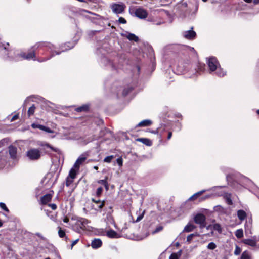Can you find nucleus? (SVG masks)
Listing matches in <instances>:
<instances>
[{"instance_id": "1", "label": "nucleus", "mask_w": 259, "mask_h": 259, "mask_svg": "<svg viewBox=\"0 0 259 259\" xmlns=\"http://www.w3.org/2000/svg\"><path fill=\"white\" fill-rule=\"evenodd\" d=\"M46 47L48 49H50L51 52H53V48L54 47L50 43L40 42L36 44L27 53H16L15 56L13 58V59L16 61H19L23 59L35 60V50L38 48H42ZM52 56L54 55V53L52 52Z\"/></svg>"}, {"instance_id": "2", "label": "nucleus", "mask_w": 259, "mask_h": 259, "mask_svg": "<svg viewBox=\"0 0 259 259\" xmlns=\"http://www.w3.org/2000/svg\"><path fill=\"white\" fill-rule=\"evenodd\" d=\"M89 221L84 218L72 217L71 219L66 216V224L78 232L88 230Z\"/></svg>"}, {"instance_id": "3", "label": "nucleus", "mask_w": 259, "mask_h": 259, "mask_svg": "<svg viewBox=\"0 0 259 259\" xmlns=\"http://www.w3.org/2000/svg\"><path fill=\"white\" fill-rule=\"evenodd\" d=\"M87 157L82 155L80 156L76 160L74 165L69 172L68 176L66 180V185L69 186L73 180L76 178L77 174H78L80 166L86 160Z\"/></svg>"}, {"instance_id": "4", "label": "nucleus", "mask_w": 259, "mask_h": 259, "mask_svg": "<svg viewBox=\"0 0 259 259\" xmlns=\"http://www.w3.org/2000/svg\"><path fill=\"white\" fill-rule=\"evenodd\" d=\"M206 63L210 73L215 72V74L219 77H223L226 75V72L221 67L220 64L215 57H210L206 58Z\"/></svg>"}, {"instance_id": "5", "label": "nucleus", "mask_w": 259, "mask_h": 259, "mask_svg": "<svg viewBox=\"0 0 259 259\" xmlns=\"http://www.w3.org/2000/svg\"><path fill=\"white\" fill-rule=\"evenodd\" d=\"M26 156L30 160L35 161L40 158L41 153L38 149L31 148L27 151Z\"/></svg>"}, {"instance_id": "6", "label": "nucleus", "mask_w": 259, "mask_h": 259, "mask_svg": "<svg viewBox=\"0 0 259 259\" xmlns=\"http://www.w3.org/2000/svg\"><path fill=\"white\" fill-rule=\"evenodd\" d=\"M194 221L196 224L199 225L200 228H204L206 227V218L203 214H197L194 217Z\"/></svg>"}, {"instance_id": "7", "label": "nucleus", "mask_w": 259, "mask_h": 259, "mask_svg": "<svg viewBox=\"0 0 259 259\" xmlns=\"http://www.w3.org/2000/svg\"><path fill=\"white\" fill-rule=\"evenodd\" d=\"M8 159L7 151L2 150L0 152V169L5 166Z\"/></svg>"}, {"instance_id": "8", "label": "nucleus", "mask_w": 259, "mask_h": 259, "mask_svg": "<svg viewBox=\"0 0 259 259\" xmlns=\"http://www.w3.org/2000/svg\"><path fill=\"white\" fill-rule=\"evenodd\" d=\"M135 15L140 19H144L147 17L148 13L147 11L143 8H139L136 9L135 11Z\"/></svg>"}, {"instance_id": "9", "label": "nucleus", "mask_w": 259, "mask_h": 259, "mask_svg": "<svg viewBox=\"0 0 259 259\" xmlns=\"http://www.w3.org/2000/svg\"><path fill=\"white\" fill-rule=\"evenodd\" d=\"M125 6L124 4H115L112 5L111 8L112 11L116 14H120L123 12Z\"/></svg>"}, {"instance_id": "10", "label": "nucleus", "mask_w": 259, "mask_h": 259, "mask_svg": "<svg viewBox=\"0 0 259 259\" xmlns=\"http://www.w3.org/2000/svg\"><path fill=\"white\" fill-rule=\"evenodd\" d=\"M258 240L257 239L255 236L253 237L252 239H245L243 240V242L246 245H249L251 247H255L257 245V242Z\"/></svg>"}, {"instance_id": "11", "label": "nucleus", "mask_w": 259, "mask_h": 259, "mask_svg": "<svg viewBox=\"0 0 259 259\" xmlns=\"http://www.w3.org/2000/svg\"><path fill=\"white\" fill-rule=\"evenodd\" d=\"M183 36L188 39H193L196 36V33L192 30L186 31L183 33Z\"/></svg>"}, {"instance_id": "12", "label": "nucleus", "mask_w": 259, "mask_h": 259, "mask_svg": "<svg viewBox=\"0 0 259 259\" xmlns=\"http://www.w3.org/2000/svg\"><path fill=\"white\" fill-rule=\"evenodd\" d=\"M9 154L11 158L15 159L17 158V148L13 145L9 147Z\"/></svg>"}, {"instance_id": "13", "label": "nucleus", "mask_w": 259, "mask_h": 259, "mask_svg": "<svg viewBox=\"0 0 259 259\" xmlns=\"http://www.w3.org/2000/svg\"><path fill=\"white\" fill-rule=\"evenodd\" d=\"M102 242L100 239H95L92 241L91 246L94 249H97L102 246Z\"/></svg>"}, {"instance_id": "14", "label": "nucleus", "mask_w": 259, "mask_h": 259, "mask_svg": "<svg viewBox=\"0 0 259 259\" xmlns=\"http://www.w3.org/2000/svg\"><path fill=\"white\" fill-rule=\"evenodd\" d=\"M52 199V195L47 194L41 197L40 201L42 204H46L48 202H50Z\"/></svg>"}, {"instance_id": "15", "label": "nucleus", "mask_w": 259, "mask_h": 259, "mask_svg": "<svg viewBox=\"0 0 259 259\" xmlns=\"http://www.w3.org/2000/svg\"><path fill=\"white\" fill-rule=\"evenodd\" d=\"M98 203V204H92V208L96 211H101V209L104 205V202L99 200Z\"/></svg>"}, {"instance_id": "16", "label": "nucleus", "mask_w": 259, "mask_h": 259, "mask_svg": "<svg viewBox=\"0 0 259 259\" xmlns=\"http://www.w3.org/2000/svg\"><path fill=\"white\" fill-rule=\"evenodd\" d=\"M152 123V122L151 120H150L149 119H146V120H144L141 121L140 122H139L137 126H141V127L148 126L151 125Z\"/></svg>"}, {"instance_id": "17", "label": "nucleus", "mask_w": 259, "mask_h": 259, "mask_svg": "<svg viewBox=\"0 0 259 259\" xmlns=\"http://www.w3.org/2000/svg\"><path fill=\"white\" fill-rule=\"evenodd\" d=\"M107 236L111 238H117L119 236L118 234L113 230H110L107 232Z\"/></svg>"}, {"instance_id": "18", "label": "nucleus", "mask_w": 259, "mask_h": 259, "mask_svg": "<svg viewBox=\"0 0 259 259\" xmlns=\"http://www.w3.org/2000/svg\"><path fill=\"white\" fill-rule=\"evenodd\" d=\"M237 216L239 219L242 221L246 218L247 214L244 210H239L237 211Z\"/></svg>"}, {"instance_id": "19", "label": "nucleus", "mask_w": 259, "mask_h": 259, "mask_svg": "<svg viewBox=\"0 0 259 259\" xmlns=\"http://www.w3.org/2000/svg\"><path fill=\"white\" fill-rule=\"evenodd\" d=\"M125 36L128 39H129L131 41L137 42L139 40L138 37L133 33H128Z\"/></svg>"}, {"instance_id": "20", "label": "nucleus", "mask_w": 259, "mask_h": 259, "mask_svg": "<svg viewBox=\"0 0 259 259\" xmlns=\"http://www.w3.org/2000/svg\"><path fill=\"white\" fill-rule=\"evenodd\" d=\"M137 141L142 142L147 146H151L152 145L151 140L147 138H138L137 139Z\"/></svg>"}, {"instance_id": "21", "label": "nucleus", "mask_w": 259, "mask_h": 259, "mask_svg": "<svg viewBox=\"0 0 259 259\" xmlns=\"http://www.w3.org/2000/svg\"><path fill=\"white\" fill-rule=\"evenodd\" d=\"M206 190H203L200 191H199L196 193H195L193 195L190 197L189 199V200H194L197 199L199 196L202 195L204 192H205Z\"/></svg>"}, {"instance_id": "22", "label": "nucleus", "mask_w": 259, "mask_h": 259, "mask_svg": "<svg viewBox=\"0 0 259 259\" xmlns=\"http://www.w3.org/2000/svg\"><path fill=\"white\" fill-rule=\"evenodd\" d=\"M231 197V194L227 193H226L224 195V197L228 205H232L233 204Z\"/></svg>"}, {"instance_id": "23", "label": "nucleus", "mask_w": 259, "mask_h": 259, "mask_svg": "<svg viewBox=\"0 0 259 259\" xmlns=\"http://www.w3.org/2000/svg\"><path fill=\"white\" fill-rule=\"evenodd\" d=\"M240 259H251V256L248 251H245L242 253Z\"/></svg>"}, {"instance_id": "24", "label": "nucleus", "mask_w": 259, "mask_h": 259, "mask_svg": "<svg viewBox=\"0 0 259 259\" xmlns=\"http://www.w3.org/2000/svg\"><path fill=\"white\" fill-rule=\"evenodd\" d=\"M205 69V65L204 64L199 63L197 65V68L196 69V72L198 73H200L201 72H202Z\"/></svg>"}, {"instance_id": "25", "label": "nucleus", "mask_w": 259, "mask_h": 259, "mask_svg": "<svg viewBox=\"0 0 259 259\" xmlns=\"http://www.w3.org/2000/svg\"><path fill=\"white\" fill-rule=\"evenodd\" d=\"M235 236L238 238H241L243 237V231L242 229L237 230L235 232Z\"/></svg>"}, {"instance_id": "26", "label": "nucleus", "mask_w": 259, "mask_h": 259, "mask_svg": "<svg viewBox=\"0 0 259 259\" xmlns=\"http://www.w3.org/2000/svg\"><path fill=\"white\" fill-rule=\"evenodd\" d=\"M36 109V107L34 105H32L29 109L27 112L28 116L29 117L31 116V115H33L35 110Z\"/></svg>"}, {"instance_id": "27", "label": "nucleus", "mask_w": 259, "mask_h": 259, "mask_svg": "<svg viewBox=\"0 0 259 259\" xmlns=\"http://www.w3.org/2000/svg\"><path fill=\"white\" fill-rule=\"evenodd\" d=\"M89 109V106L87 105H84L80 107H79L76 108V111L77 112H81V111H86Z\"/></svg>"}, {"instance_id": "28", "label": "nucleus", "mask_w": 259, "mask_h": 259, "mask_svg": "<svg viewBox=\"0 0 259 259\" xmlns=\"http://www.w3.org/2000/svg\"><path fill=\"white\" fill-rule=\"evenodd\" d=\"M46 214L52 220L54 221L55 220V214L52 211H49L48 210H46Z\"/></svg>"}, {"instance_id": "29", "label": "nucleus", "mask_w": 259, "mask_h": 259, "mask_svg": "<svg viewBox=\"0 0 259 259\" xmlns=\"http://www.w3.org/2000/svg\"><path fill=\"white\" fill-rule=\"evenodd\" d=\"M194 228L193 225H188L184 228V231L187 232H189L192 231Z\"/></svg>"}, {"instance_id": "30", "label": "nucleus", "mask_w": 259, "mask_h": 259, "mask_svg": "<svg viewBox=\"0 0 259 259\" xmlns=\"http://www.w3.org/2000/svg\"><path fill=\"white\" fill-rule=\"evenodd\" d=\"M213 228L214 230L218 231L219 233H221L222 232V228L219 224H214L213 225Z\"/></svg>"}, {"instance_id": "31", "label": "nucleus", "mask_w": 259, "mask_h": 259, "mask_svg": "<svg viewBox=\"0 0 259 259\" xmlns=\"http://www.w3.org/2000/svg\"><path fill=\"white\" fill-rule=\"evenodd\" d=\"M98 183L99 184L103 185L107 190L108 189V183H107V180L106 179L100 180H99L98 181Z\"/></svg>"}, {"instance_id": "32", "label": "nucleus", "mask_w": 259, "mask_h": 259, "mask_svg": "<svg viewBox=\"0 0 259 259\" xmlns=\"http://www.w3.org/2000/svg\"><path fill=\"white\" fill-rule=\"evenodd\" d=\"M217 246L213 242L209 243L207 245V248L210 250H214L216 248Z\"/></svg>"}, {"instance_id": "33", "label": "nucleus", "mask_w": 259, "mask_h": 259, "mask_svg": "<svg viewBox=\"0 0 259 259\" xmlns=\"http://www.w3.org/2000/svg\"><path fill=\"white\" fill-rule=\"evenodd\" d=\"M53 176L52 173H48L46 175V176L44 178V181H47V182H49V181L51 180L52 177Z\"/></svg>"}, {"instance_id": "34", "label": "nucleus", "mask_w": 259, "mask_h": 259, "mask_svg": "<svg viewBox=\"0 0 259 259\" xmlns=\"http://www.w3.org/2000/svg\"><path fill=\"white\" fill-rule=\"evenodd\" d=\"M114 156L113 155H111L109 156H107L104 159V161L105 162L109 163L111 161V160L114 158Z\"/></svg>"}, {"instance_id": "35", "label": "nucleus", "mask_w": 259, "mask_h": 259, "mask_svg": "<svg viewBox=\"0 0 259 259\" xmlns=\"http://www.w3.org/2000/svg\"><path fill=\"white\" fill-rule=\"evenodd\" d=\"M182 63L179 64L177 66V69L181 73H184L185 71V68H184L183 66H182Z\"/></svg>"}, {"instance_id": "36", "label": "nucleus", "mask_w": 259, "mask_h": 259, "mask_svg": "<svg viewBox=\"0 0 259 259\" xmlns=\"http://www.w3.org/2000/svg\"><path fill=\"white\" fill-rule=\"evenodd\" d=\"M107 220H109L110 223H111V224H113L114 227L115 228H116V225L115 224V223H114V219H113V217L111 215H108L107 216Z\"/></svg>"}, {"instance_id": "37", "label": "nucleus", "mask_w": 259, "mask_h": 259, "mask_svg": "<svg viewBox=\"0 0 259 259\" xmlns=\"http://www.w3.org/2000/svg\"><path fill=\"white\" fill-rule=\"evenodd\" d=\"M59 231H58V234L60 237H63L65 236V231L61 229V228L60 227H58Z\"/></svg>"}, {"instance_id": "38", "label": "nucleus", "mask_w": 259, "mask_h": 259, "mask_svg": "<svg viewBox=\"0 0 259 259\" xmlns=\"http://www.w3.org/2000/svg\"><path fill=\"white\" fill-rule=\"evenodd\" d=\"M39 128L47 132L48 133H52V130L51 129H50L49 127H46V126H44L42 125H39Z\"/></svg>"}, {"instance_id": "39", "label": "nucleus", "mask_w": 259, "mask_h": 259, "mask_svg": "<svg viewBox=\"0 0 259 259\" xmlns=\"http://www.w3.org/2000/svg\"><path fill=\"white\" fill-rule=\"evenodd\" d=\"M47 248L51 252H55L56 251L55 247L52 244L48 245Z\"/></svg>"}, {"instance_id": "40", "label": "nucleus", "mask_w": 259, "mask_h": 259, "mask_svg": "<svg viewBox=\"0 0 259 259\" xmlns=\"http://www.w3.org/2000/svg\"><path fill=\"white\" fill-rule=\"evenodd\" d=\"M0 207L4 210H5L7 212H9V209H8V208L7 207V206L5 203H4L3 202L0 203Z\"/></svg>"}, {"instance_id": "41", "label": "nucleus", "mask_w": 259, "mask_h": 259, "mask_svg": "<svg viewBox=\"0 0 259 259\" xmlns=\"http://www.w3.org/2000/svg\"><path fill=\"white\" fill-rule=\"evenodd\" d=\"M241 251V248L239 247H238V246H236L235 251H234V254L237 255H239Z\"/></svg>"}, {"instance_id": "42", "label": "nucleus", "mask_w": 259, "mask_h": 259, "mask_svg": "<svg viewBox=\"0 0 259 259\" xmlns=\"http://www.w3.org/2000/svg\"><path fill=\"white\" fill-rule=\"evenodd\" d=\"M196 235L195 234H191L188 236L187 238V241L189 242H190L193 239V238L196 236Z\"/></svg>"}, {"instance_id": "43", "label": "nucleus", "mask_w": 259, "mask_h": 259, "mask_svg": "<svg viewBox=\"0 0 259 259\" xmlns=\"http://www.w3.org/2000/svg\"><path fill=\"white\" fill-rule=\"evenodd\" d=\"M179 257L180 255L177 253H172L169 256V259H179Z\"/></svg>"}, {"instance_id": "44", "label": "nucleus", "mask_w": 259, "mask_h": 259, "mask_svg": "<svg viewBox=\"0 0 259 259\" xmlns=\"http://www.w3.org/2000/svg\"><path fill=\"white\" fill-rule=\"evenodd\" d=\"M226 193L223 191H219L218 192H217L215 193H214V195H215V196H223L225 195Z\"/></svg>"}, {"instance_id": "45", "label": "nucleus", "mask_w": 259, "mask_h": 259, "mask_svg": "<svg viewBox=\"0 0 259 259\" xmlns=\"http://www.w3.org/2000/svg\"><path fill=\"white\" fill-rule=\"evenodd\" d=\"M41 146H46L47 147L51 149L53 151H57V150L55 148H54L53 147H52L49 144H47V143L42 144H41Z\"/></svg>"}, {"instance_id": "46", "label": "nucleus", "mask_w": 259, "mask_h": 259, "mask_svg": "<svg viewBox=\"0 0 259 259\" xmlns=\"http://www.w3.org/2000/svg\"><path fill=\"white\" fill-rule=\"evenodd\" d=\"M116 162L119 166H121L122 165L123 161L121 157L118 158L116 160Z\"/></svg>"}, {"instance_id": "47", "label": "nucleus", "mask_w": 259, "mask_h": 259, "mask_svg": "<svg viewBox=\"0 0 259 259\" xmlns=\"http://www.w3.org/2000/svg\"><path fill=\"white\" fill-rule=\"evenodd\" d=\"M163 229V227L162 226H159L157 227L155 230L153 232V233H156Z\"/></svg>"}, {"instance_id": "48", "label": "nucleus", "mask_w": 259, "mask_h": 259, "mask_svg": "<svg viewBox=\"0 0 259 259\" xmlns=\"http://www.w3.org/2000/svg\"><path fill=\"white\" fill-rule=\"evenodd\" d=\"M132 90V88H130V89H124L123 91V95L124 96L127 95L128 94V93H129V92H130L131 90Z\"/></svg>"}, {"instance_id": "49", "label": "nucleus", "mask_w": 259, "mask_h": 259, "mask_svg": "<svg viewBox=\"0 0 259 259\" xmlns=\"http://www.w3.org/2000/svg\"><path fill=\"white\" fill-rule=\"evenodd\" d=\"M103 188L102 187H99L96 192L97 195L99 196L102 192Z\"/></svg>"}, {"instance_id": "50", "label": "nucleus", "mask_w": 259, "mask_h": 259, "mask_svg": "<svg viewBox=\"0 0 259 259\" xmlns=\"http://www.w3.org/2000/svg\"><path fill=\"white\" fill-rule=\"evenodd\" d=\"M118 21L120 23L125 24L126 23V20L123 17H120Z\"/></svg>"}, {"instance_id": "51", "label": "nucleus", "mask_w": 259, "mask_h": 259, "mask_svg": "<svg viewBox=\"0 0 259 259\" xmlns=\"http://www.w3.org/2000/svg\"><path fill=\"white\" fill-rule=\"evenodd\" d=\"M19 118V114H17L15 115H14L12 118L11 119V121H14L15 120Z\"/></svg>"}, {"instance_id": "52", "label": "nucleus", "mask_w": 259, "mask_h": 259, "mask_svg": "<svg viewBox=\"0 0 259 259\" xmlns=\"http://www.w3.org/2000/svg\"><path fill=\"white\" fill-rule=\"evenodd\" d=\"M224 187H225V186H215V187H213L211 189L213 191H215L218 189H222V188H224Z\"/></svg>"}, {"instance_id": "53", "label": "nucleus", "mask_w": 259, "mask_h": 259, "mask_svg": "<svg viewBox=\"0 0 259 259\" xmlns=\"http://www.w3.org/2000/svg\"><path fill=\"white\" fill-rule=\"evenodd\" d=\"M74 45H75V43H72L69 46V45H67V46H66V50L67 49H68V50L71 49V48H72L74 47Z\"/></svg>"}, {"instance_id": "54", "label": "nucleus", "mask_w": 259, "mask_h": 259, "mask_svg": "<svg viewBox=\"0 0 259 259\" xmlns=\"http://www.w3.org/2000/svg\"><path fill=\"white\" fill-rule=\"evenodd\" d=\"M79 241V239H76V240L72 241L71 245V249L73 247L74 245H75Z\"/></svg>"}, {"instance_id": "55", "label": "nucleus", "mask_w": 259, "mask_h": 259, "mask_svg": "<svg viewBox=\"0 0 259 259\" xmlns=\"http://www.w3.org/2000/svg\"><path fill=\"white\" fill-rule=\"evenodd\" d=\"M49 206H50L53 210H55L57 208L56 205L55 204H49Z\"/></svg>"}, {"instance_id": "56", "label": "nucleus", "mask_w": 259, "mask_h": 259, "mask_svg": "<svg viewBox=\"0 0 259 259\" xmlns=\"http://www.w3.org/2000/svg\"><path fill=\"white\" fill-rule=\"evenodd\" d=\"M150 132L154 134H158L160 132V128L158 127L156 130L152 131Z\"/></svg>"}, {"instance_id": "57", "label": "nucleus", "mask_w": 259, "mask_h": 259, "mask_svg": "<svg viewBox=\"0 0 259 259\" xmlns=\"http://www.w3.org/2000/svg\"><path fill=\"white\" fill-rule=\"evenodd\" d=\"M143 215L142 214L138 216L136 220V222H138L140 221V220H141L143 218Z\"/></svg>"}, {"instance_id": "58", "label": "nucleus", "mask_w": 259, "mask_h": 259, "mask_svg": "<svg viewBox=\"0 0 259 259\" xmlns=\"http://www.w3.org/2000/svg\"><path fill=\"white\" fill-rule=\"evenodd\" d=\"M171 136H172V133L171 132H169L168 134L167 139L169 140L171 138Z\"/></svg>"}, {"instance_id": "59", "label": "nucleus", "mask_w": 259, "mask_h": 259, "mask_svg": "<svg viewBox=\"0 0 259 259\" xmlns=\"http://www.w3.org/2000/svg\"><path fill=\"white\" fill-rule=\"evenodd\" d=\"M98 200H95L94 199H92V201H93L94 202V203L93 204H99V203H98Z\"/></svg>"}, {"instance_id": "60", "label": "nucleus", "mask_w": 259, "mask_h": 259, "mask_svg": "<svg viewBox=\"0 0 259 259\" xmlns=\"http://www.w3.org/2000/svg\"><path fill=\"white\" fill-rule=\"evenodd\" d=\"M253 3L254 4H257L259 3V0H254Z\"/></svg>"}, {"instance_id": "61", "label": "nucleus", "mask_w": 259, "mask_h": 259, "mask_svg": "<svg viewBox=\"0 0 259 259\" xmlns=\"http://www.w3.org/2000/svg\"><path fill=\"white\" fill-rule=\"evenodd\" d=\"M36 235L37 236H38L39 237H41V238H42V236H41V234H40V233H36Z\"/></svg>"}, {"instance_id": "62", "label": "nucleus", "mask_w": 259, "mask_h": 259, "mask_svg": "<svg viewBox=\"0 0 259 259\" xmlns=\"http://www.w3.org/2000/svg\"><path fill=\"white\" fill-rule=\"evenodd\" d=\"M246 3H251L252 0H244Z\"/></svg>"}, {"instance_id": "63", "label": "nucleus", "mask_w": 259, "mask_h": 259, "mask_svg": "<svg viewBox=\"0 0 259 259\" xmlns=\"http://www.w3.org/2000/svg\"><path fill=\"white\" fill-rule=\"evenodd\" d=\"M3 225V223L2 222H1V221L0 220V227H2Z\"/></svg>"}, {"instance_id": "64", "label": "nucleus", "mask_w": 259, "mask_h": 259, "mask_svg": "<svg viewBox=\"0 0 259 259\" xmlns=\"http://www.w3.org/2000/svg\"><path fill=\"white\" fill-rule=\"evenodd\" d=\"M256 112H257V114H258V115H259V110H257V111H256Z\"/></svg>"}]
</instances>
